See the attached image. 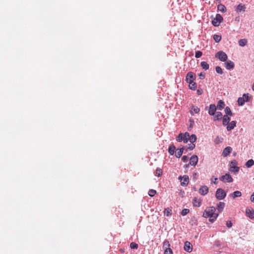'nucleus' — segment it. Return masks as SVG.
<instances>
[{
	"mask_svg": "<svg viewBox=\"0 0 254 254\" xmlns=\"http://www.w3.org/2000/svg\"><path fill=\"white\" fill-rule=\"evenodd\" d=\"M202 55V53L201 51H197L195 52V57L196 58H199L200 57H201Z\"/></svg>",
	"mask_w": 254,
	"mask_h": 254,
	"instance_id": "obj_44",
	"label": "nucleus"
},
{
	"mask_svg": "<svg viewBox=\"0 0 254 254\" xmlns=\"http://www.w3.org/2000/svg\"><path fill=\"white\" fill-rule=\"evenodd\" d=\"M250 199H251V201L254 202V192L251 195Z\"/></svg>",
	"mask_w": 254,
	"mask_h": 254,
	"instance_id": "obj_51",
	"label": "nucleus"
},
{
	"mask_svg": "<svg viewBox=\"0 0 254 254\" xmlns=\"http://www.w3.org/2000/svg\"><path fill=\"white\" fill-rule=\"evenodd\" d=\"M225 203L223 202H220L217 204V209L219 212H221L223 211L224 207H225Z\"/></svg>",
	"mask_w": 254,
	"mask_h": 254,
	"instance_id": "obj_26",
	"label": "nucleus"
},
{
	"mask_svg": "<svg viewBox=\"0 0 254 254\" xmlns=\"http://www.w3.org/2000/svg\"><path fill=\"white\" fill-rule=\"evenodd\" d=\"M252 89L253 90V91H254V83L252 86Z\"/></svg>",
	"mask_w": 254,
	"mask_h": 254,
	"instance_id": "obj_54",
	"label": "nucleus"
},
{
	"mask_svg": "<svg viewBox=\"0 0 254 254\" xmlns=\"http://www.w3.org/2000/svg\"><path fill=\"white\" fill-rule=\"evenodd\" d=\"M222 118V114L220 112H217L213 118V121L220 120Z\"/></svg>",
	"mask_w": 254,
	"mask_h": 254,
	"instance_id": "obj_20",
	"label": "nucleus"
},
{
	"mask_svg": "<svg viewBox=\"0 0 254 254\" xmlns=\"http://www.w3.org/2000/svg\"><path fill=\"white\" fill-rule=\"evenodd\" d=\"M213 39L216 42H219L221 39V36L218 35H214Z\"/></svg>",
	"mask_w": 254,
	"mask_h": 254,
	"instance_id": "obj_40",
	"label": "nucleus"
},
{
	"mask_svg": "<svg viewBox=\"0 0 254 254\" xmlns=\"http://www.w3.org/2000/svg\"><path fill=\"white\" fill-rule=\"evenodd\" d=\"M216 58L219 59L222 62H225L227 59V55L222 51L218 52L215 55Z\"/></svg>",
	"mask_w": 254,
	"mask_h": 254,
	"instance_id": "obj_6",
	"label": "nucleus"
},
{
	"mask_svg": "<svg viewBox=\"0 0 254 254\" xmlns=\"http://www.w3.org/2000/svg\"><path fill=\"white\" fill-rule=\"evenodd\" d=\"M249 94H244L243 96L238 99V104L239 106H243L246 102L249 101Z\"/></svg>",
	"mask_w": 254,
	"mask_h": 254,
	"instance_id": "obj_5",
	"label": "nucleus"
},
{
	"mask_svg": "<svg viewBox=\"0 0 254 254\" xmlns=\"http://www.w3.org/2000/svg\"><path fill=\"white\" fill-rule=\"evenodd\" d=\"M199 75L201 76V78H204L205 77L204 74H202V73H200Z\"/></svg>",
	"mask_w": 254,
	"mask_h": 254,
	"instance_id": "obj_52",
	"label": "nucleus"
},
{
	"mask_svg": "<svg viewBox=\"0 0 254 254\" xmlns=\"http://www.w3.org/2000/svg\"><path fill=\"white\" fill-rule=\"evenodd\" d=\"M217 178H216V177H213L211 179V182L212 183H213L215 184H216L217 183Z\"/></svg>",
	"mask_w": 254,
	"mask_h": 254,
	"instance_id": "obj_48",
	"label": "nucleus"
},
{
	"mask_svg": "<svg viewBox=\"0 0 254 254\" xmlns=\"http://www.w3.org/2000/svg\"><path fill=\"white\" fill-rule=\"evenodd\" d=\"M189 87L190 89L194 90L197 87L196 83L194 81L189 82Z\"/></svg>",
	"mask_w": 254,
	"mask_h": 254,
	"instance_id": "obj_32",
	"label": "nucleus"
},
{
	"mask_svg": "<svg viewBox=\"0 0 254 254\" xmlns=\"http://www.w3.org/2000/svg\"><path fill=\"white\" fill-rule=\"evenodd\" d=\"M200 65L201 67L205 70H207L209 69V65L206 62H201Z\"/></svg>",
	"mask_w": 254,
	"mask_h": 254,
	"instance_id": "obj_29",
	"label": "nucleus"
},
{
	"mask_svg": "<svg viewBox=\"0 0 254 254\" xmlns=\"http://www.w3.org/2000/svg\"><path fill=\"white\" fill-rule=\"evenodd\" d=\"M195 145L193 143H191L189 144V146L188 147V149L190 150H192L193 148H194Z\"/></svg>",
	"mask_w": 254,
	"mask_h": 254,
	"instance_id": "obj_47",
	"label": "nucleus"
},
{
	"mask_svg": "<svg viewBox=\"0 0 254 254\" xmlns=\"http://www.w3.org/2000/svg\"><path fill=\"white\" fill-rule=\"evenodd\" d=\"M226 195V193L222 189H218L216 191L215 196L217 199L221 200L224 199Z\"/></svg>",
	"mask_w": 254,
	"mask_h": 254,
	"instance_id": "obj_2",
	"label": "nucleus"
},
{
	"mask_svg": "<svg viewBox=\"0 0 254 254\" xmlns=\"http://www.w3.org/2000/svg\"><path fill=\"white\" fill-rule=\"evenodd\" d=\"M164 254H173V251L171 248L165 249Z\"/></svg>",
	"mask_w": 254,
	"mask_h": 254,
	"instance_id": "obj_45",
	"label": "nucleus"
},
{
	"mask_svg": "<svg viewBox=\"0 0 254 254\" xmlns=\"http://www.w3.org/2000/svg\"><path fill=\"white\" fill-rule=\"evenodd\" d=\"M201 200L199 199H197L196 197H195L193 199V205L195 207H199L201 205Z\"/></svg>",
	"mask_w": 254,
	"mask_h": 254,
	"instance_id": "obj_23",
	"label": "nucleus"
},
{
	"mask_svg": "<svg viewBox=\"0 0 254 254\" xmlns=\"http://www.w3.org/2000/svg\"><path fill=\"white\" fill-rule=\"evenodd\" d=\"M230 120V119L228 116L224 115L223 117V125L224 126L227 125L229 124Z\"/></svg>",
	"mask_w": 254,
	"mask_h": 254,
	"instance_id": "obj_25",
	"label": "nucleus"
},
{
	"mask_svg": "<svg viewBox=\"0 0 254 254\" xmlns=\"http://www.w3.org/2000/svg\"><path fill=\"white\" fill-rule=\"evenodd\" d=\"M236 122L235 121H232L229 124H228L227 127V130H231L236 127Z\"/></svg>",
	"mask_w": 254,
	"mask_h": 254,
	"instance_id": "obj_21",
	"label": "nucleus"
},
{
	"mask_svg": "<svg viewBox=\"0 0 254 254\" xmlns=\"http://www.w3.org/2000/svg\"><path fill=\"white\" fill-rule=\"evenodd\" d=\"M246 214L250 218L254 219V210L252 208H247L246 211Z\"/></svg>",
	"mask_w": 254,
	"mask_h": 254,
	"instance_id": "obj_11",
	"label": "nucleus"
},
{
	"mask_svg": "<svg viewBox=\"0 0 254 254\" xmlns=\"http://www.w3.org/2000/svg\"><path fill=\"white\" fill-rule=\"evenodd\" d=\"M223 21V17L220 14H217L216 17L212 20V23L214 26H218Z\"/></svg>",
	"mask_w": 254,
	"mask_h": 254,
	"instance_id": "obj_4",
	"label": "nucleus"
},
{
	"mask_svg": "<svg viewBox=\"0 0 254 254\" xmlns=\"http://www.w3.org/2000/svg\"><path fill=\"white\" fill-rule=\"evenodd\" d=\"M248 41L246 39H242L239 41V44L242 47H244L247 44Z\"/></svg>",
	"mask_w": 254,
	"mask_h": 254,
	"instance_id": "obj_30",
	"label": "nucleus"
},
{
	"mask_svg": "<svg viewBox=\"0 0 254 254\" xmlns=\"http://www.w3.org/2000/svg\"><path fill=\"white\" fill-rule=\"evenodd\" d=\"M216 208L214 206L207 207L203 213V216L205 218L209 217V221L213 222L217 218L218 214L215 213Z\"/></svg>",
	"mask_w": 254,
	"mask_h": 254,
	"instance_id": "obj_1",
	"label": "nucleus"
},
{
	"mask_svg": "<svg viewBox=\"0 0 254 254\" xmlns=\"http://www.w3.org/2000/svg\"><path fill=\"white\" fill-rule=\"evenodd\" d=\"M246 9V6L244 4H239L238 5H237L236 11L237 12H240L241 11H245Z\"/></svg>",
	"mask_w": 254,
	"mask_h": 254,
	"instance_id": "obj_18",
	"label": "nucleus"
},
{
	"mask_svg": "<svg viewBox=\"0 0 254 254\" xmlns=\"http://www.w3.org/2000/svg\"><path fill=\"white\" fill-rule=\"evenodd\" d=\"M188 157H187V156H185H185H183V157L182 158V161H183V162H187V160H188Z\"/></svg>",
	"mask_w": 254,
	"mask_h": 254,
	"instance_id": "obj_50",
	"label": "nucleus"
},
{
	"mask_svg": "<svg viewBox=\"0 0 254 254\" xmlns=\"http://www.w3.org/2000/svg\"><path fill=\"white\" fill-rule=\"evenodd\" d=\"M189 212H190V210L189 209L185 208L182 210V211L181 212V214L183 216H185L187 214H188L189 213Z\"/></svg>",
	"mask_w": 254,
	"mask_h": 254,
	"instance_id": "obj_42",
	"label": "nucleus"
},
{
	"mask_svg": "<svg viewBox=\"0 0 254 254\" xmlns=\"http://www.w3.org/2000/svg\"><path fill=\"white\" fill-rule=\"evenodd\" d=\"M217 9L219 11H221L222 12H224L226 11V8L225 6L223 4H220L217 6Z\"/></svg>",
	"mask_w": 254,
	"mask_h": 254,
	"instance_id": "obj_28",
	"label": "nucleus"
},
{
	"mask_svg": "<svg viewBox=\"0 0 254 254\" xmlns=\"http://www.w3.org/2000/svg\"><path fill=\"white\" fill-rule=\"evenodd\" d=\"M194 79V77L193 76V73L192 72H188L186 76V81L187 82L189 83L192 82L193 81Z\"/></svg>",
	"mask_w": 254,
	"mask_h": 254,
	"instance_id": "obj_13",
	"label": "nucleus"
},
{
	"mask_svg": "<svg viewBox=\"0 0 254 254\" xmlns=\"http://www.w3.org/2000/svg\"><path fill=\"white\" fill-rule=\"evenodd\" d=\"M216 107L215 104H210L208 111V114L210 116H214L216 111Z\"/></svg>",
	"mask_w": 254,
	"mask_h": 254,
	"instance_id": "obj_10",
	"label": "nucleus"
},
{
	"mask_svg": "<svg viewBox=\"0 0 254 254\" xmlns=\"http://www.w3.org/2000/svg\"><path fill=\"white\" fill-rule=\"evenodd\" d=\"M225 106L224 102L222 100H219L217 103V107L219 110H222Z\"/></svg>",
	"mask_w": 254,
	"mask_h": 254,
	"instance_id": "obj_27",
	"label": "nucleus"
},
{
	"mask_svg": "<svg viewBox=\"0 0 254 254\" xmlns=\"http://www.w3.org/2000/svg\"><path fill=\"white\" fill-rule=\"evenodd\" d=\"M184 148L182 147L180 149H177L175 151V156L177 158H180L182 155Z\"/></svg>",
	"mask_w": 254,
	"mask_h": 254,
	"instance_id": "obj_19",
	"label": "nucleus"
},
{
	"mask_svg": "<svg viewBox=\"0 0 254 254\" xmlns=\"http://www.w3.org/2000/svg\"><path fill=\"white\" fill-rule=\"evenodd\" d=\"M238 163L236 160H234L231 162L230 171L235 173L239 171V167L237 166Z\"/></svg>",
	"mask_w": 254,
	"mask_h": 254,
	"instance_id": "obj_3",
	"label": "nucleus"
},
{
	"mask_svg": "<svg viewBox=\"0 0 254 254\" xmlns=\"http://www.w3.org/2000/svg\"><path fill=\"white\" fill-rule=\"evenodd\" d=\"M178 179L181 181V185L182 186H187L189 183V178L187 175H184L183 177L181 176H179Z\"/></svg>",
	"mask_w": 254,
	"mask_h": 254,
	"instance_id": "obj_8",
	"label": "nucleus"
},
{
	"mask_svg": "<svg viewBox=\"0 0 254 254\" xmlns=\"http://www.w3.org/2000/svg\"><path fill=\"white\" fill-rule=\"evenodd\" d=\"M220 180L224 182V183H232L233 181V179L231 177V176L227 173L225 175L222 176L219 178Z\"/></svg>",
	"mask_w": 254,
	"mask_h": 254,
	"instance_id": "obj_7",
	"label": "nucleus"
},
{
	"mask_svg": "<svg viewBox=\"0 0 254 254\" xmlns=\"http://www.w3.org/2000/svg\"><path fill=\"white\" fill-rule=\"evenodd\" d=\"M164 212L166 216H170L172 215V209L168 207L165 209Z\"/></svg>",
	"mask_w": 254,
	"mask_h": 254,
	"instance_id": "obj_33",
	"label": "nucleus"
},
{
	"mask_svg": "<svg viewBox=\"0 0 254 254\" xmlns=\"http://www.w3.org/2000/svg\"><path fill=\"white\" fill-rule=\"evenodd\" d=\"M183 138H184V143H187L190 138V134L188 132L183 133Z\"/></svg>",
	"mask_w": 254,
	"mask_h": 254,
	"instance_id": "obj_35",
	"label": "nucleus"
},
{
	"mask_svg": "<svg viewBox=\"0 0 254 254\" xmlns=\"http://www.w3.org/2000/svg\"><path fill=\"white\" fill-rule=\"evenodd\" d=\"M225 64L226 68L229 70L233 69L235 66L234 63L231 61L226 62Z\"/></svg>",
	"mask_w": 254,
	"mask_h": 254,
	"instance_id": "obj_16",
	"label": "nucleus"
},
{
	"mask_svg": "<svg viewBox=\"0 0 254 254\" xmlns=\"http://www.w3.org/2000/svg\"><path fill=\"white\" fill-rule=\"evenodd\" d=\"M200 110L199 108H198L197 106H192L190 110V113L192 115H193L194 114H197L198 113Z\"/></svg>",
	"mask_w": 254,
	"mask_h": 254,
	"instance_id": "obj_22",
	"label": "nucleus"
},
{
	"mask_svg": "<svg viewBox=\"0 0 254 254\" xmlns=\"http://www.w3.org/2000/svg\"><path fill=\"white\" fill-rule=\"evenodd\" d=\"M208 192V188L206 186H203L199 189V192L202 195H205Z\"/></svg>",
	"mask_w": 254,
	"mask_h": 254,
	"instance_id": "obj_12",
	"label": "nucleus"
},
{
	"mask_svg": "<svg viewBox=\"0 0 254 254\" xmlns=\"http://www.w3.org/2000/svg\"><path fill=\"white\" fill-rule=\"evenodd\" d=\"M197 139L196 136L195 134H192L190 136V138H189V140L191 143H193L196 141Z\"/></svg>",
	"mask_w": 254,
	"mask_h": 254,
	"instance_id": "obj_37",
	"label": "nucleus"
},
{
	"mask_svg": "<svg viewBox=\"0 0 254 254\" xmlns=\"http://www.w3.org/2000/svg\"><path fill=\"white\" fill-rule=\"evenodd\" d=\"M156 193V191L154 190L151 189L148 191V194L150 196H153Z\"/></svg>",
	"mask_w": 254,
	"mask_h": 254,
	"instance_id": "obj_41",
	"label": "nucleus"
},
{
	"mask_svg": "<svg viewBox=\"0 0 254 254\" xmlns=\"http://www.w3.org/2000/svg\"><path fill=\"white\" fill-rule=\"evenodd\" d=\"M216 71L219 74H222L223 73V70L222 69L220 66H217L215 68Z\"/></svg>",
	"mask_w": 254,
	"mask_h": 254,
	"instance_id": "obj_43",
	"label": "nucleus"
},
{
	"mask_svg": "<svg viewBox=\"0 0 254 254\" xmlns=\"http://www.w3.org/2000/svg\"><path fill=\"white\" fill-rule=\"evenodd\" d=\"M232 149L230 146L226 147L223 151L222 155L224 157L228 156L232 151Z\"/></svg>",
	"mask_w": 254,
	"mask_h": 254,
	"instance_id": "obj_15",
	"label": "nucleus"
},
{
	"mask_svg": "<svg viewBox=\"0 0 254 254\" xmlns=\"http://www.w3.org/2000/svg\"><path fill=\"white\" fill-rule=\"evenodd\" d=\"M225 113L226 114L225 115H227V116H233V114L231 112V110L230 109V108L229 107H226L225 108Z\"/></svg>",
	"mask_w": 254,
	"mask_h": 254,
	"instance_id": "obj_31",
	"label": "nucleus"
},
{
	"mask_svg": "<svg viewBox=\"0 0 254 254\" xmlns=\"http://www.w3.org/2000/svg\"><path fill=\"white\" fill-rule=\"evenodd\" d=\"M226 225H227V227L231 228L232 226V223L231 221H227Z\"/></svg>",
	"mask_w": 254,
	"mask_h": 254,
	"instance_id": "obj_49",
	"label": "nucleus"
},
{
	"mask_svg": "<svg viewBox=\"0 0 254 254\" xmlns=\"http://www.w3.org/2000/svg\"><path fill=\"white\" fill-rule=\"evenodd\" d=\"M170 245L169 241H168L167 240H165L164 242H163V248L164 249H170Z\"/></svg>",
	"mask_w": 254,
	"mask_h": 254,
	"instance_id": "obj_34",
	"label": "nucleus"
},
{
	"mask_svg": "<svg viewBox=\"0 0 254 254\" xmlns=\"http://www.w3.org/2000/svg\"><path fill=\"white\" fill-rule=\"evenodd\" d=\"M197 92L198 94H201V92H200V91L198 90H197Z\"/></svg>",
	"mask_w": 254,
	"mask_h": 254,
	"instance_id": "obj_55",
	"label": "nucleus"
},
{
	"mask_svg": "<svg viewBox=\"0 0 254 254\" xmlns=\"http://www.w3.org/2000/svg\"><path fill=\"white\" fill-rule=\"evenodd\" d=\"M254 164V161L253 159H250L246 163V166L247 168H250Z\"/></svg>",
	"mask_w": 254,
	"mask_h": 254,
	"instance_id": "obj_36",
	"label": "nucleus"
},
{
	"mask_svg": "<svg viewBox=\"0 0 254 254\" xmlns=\"http://www.w3.org/2000/svg\"><path fill=\"white\" fill-rule=\"evenodd\" d=\"M198 162V157L196 155H193L190 158V164L192 166H195Z\"/></svg>",
	"mask_w": 254,
	"mask_h": 254,
	"instance_id": "obj_14",
	"label": "nucleus"
},
{
	"mask_svg": "<svg viewBox=\"0 0 254 254\" xmlns=\"http://www.w3.org/2000/svg\"><path fill=\"white\" fill-rule=\"evenodd\" d=\"M184 138H183V133H181L177 136V141H178V142H181V141H183L184 142Z\"/></svg>",
	"mask_w": 254,
	"mask_h": 254,
	"instance_id": "obj_39",
	"label": "nucleus"
},
{
	"mask_svg": "<svg viewBox=\"0 0 254 254\" xmlns=\"http://www.w3.org/2000/svg\"><path fill=\"white\" fill-rule=\"evenodd\" d=\"M162 175V170L160 168H157L155 172V175L157 177H160Z\"/></svg>",
	"mask_w": 254,
	"mask_h": 254,
	"instance_id": "obj_38",
	"label": "nucleus"
},
{
	"mask_svg": "<svg viewBox=\"0 0 254 254\" xmlns=\"http://www.w3.org/2000/svg\"><path fill=\"white\" fill-rule=\"evenodd\" d=\"M175 150V146L174 144H172L169 147L168 152L170 155H173L174 154L175 152L176 151Z\"/></svg>",
	"mask_w": 254,
	"mask_h": 254,
	"instance_id": "obj_24",
	"label": "nucleus"
},
{
	"mask_svg": "<svg viewBox=\"0 0 254 254\" xmlns=\"http://www.w3.org/2000/svg\"><path fill=\"white\" fill-rule=\"evenodd\" d=\"M242 193L239 190H236L230 194V196L232 197L233 199H235L236 197H240Z\"/></svg>",
	"mask_w": 254,
	"mask_h": 254,
	"instance_id": "obj_17",
	"label": "nucleus"
},
{
	"mask_svg": "<svg viewBox=\"0 0 254 254\" xmlns=\"http://www.w3.org/2000/svg\"><path fill=\"white\" fill-rule=\"evenodd\" d=\"M184 250L189 253L192 251V246L190 242L186 241L184 244Z\"/></svg>",
	"mask_w": 254,
	"mask_h": 254,
	"instance_id": "obj_9",
	"label": "nucleus"
},
{
	"mask_svg": "<svg viewBox=\"0 0 254 254\" xmlns=\"http://www.w3.org/2000/svg\"><path fill=\"white\" fill-rule=\"evenodd\" d=\"M130 247L131 249H137L138 248V245L135 243L132 242L130 245Z\"/></svg>",
	"mask_w": 254,
	"mask_h": 254,
	"instance_id": "obj_46",
	"label": "nucleus"
},
{
	"mask_svg": "<svg viewBox=\"0 0 254 254\" xmlns=\"http://www.w3.org/2000/svg\"><path fill=\"white\" fill-rule=\"evenodd\" d=\"M190 127H191L192 126V124L193 123V121H192L191 120H190Z\"/></svg>",
	"mask_w": 254,
	"mask_h": 254,
	"instance_id": "obj_53",
	"label": "nucleus"
}]
</instances>
